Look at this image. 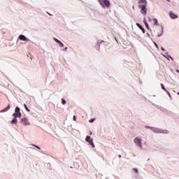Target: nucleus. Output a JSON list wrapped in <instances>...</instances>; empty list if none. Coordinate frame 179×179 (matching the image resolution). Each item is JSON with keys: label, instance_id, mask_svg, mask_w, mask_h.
Segmentation results:
<instances>
[{"label": "nucleus", "instance_id": "f257e3e1", "mask_svg": "<svg viewBox=\"0 0 179 179\" xmlns=\"http://www.w3.org/2000/svg\"><path fill=\"white\" fill-rule=\"evenodd\" d=\"M146 5H148V1L146 0H139L138 1V8L141 9V13L143 16H146L148 10L146 9Z\"/></svg>", "mask_w": 179, "mask_h": 179}, {"label": "nucleus", "instance_id": "f03ea898", "mask_svg": "<svg viewBox=\"0 0 179 179\" xmlns=\"http://www.w3.org/2000/svg\"><path fill=\"white\" fill-rule=\"evenodd\" d=\"M100 5H101L102 8H110V1L108 0H100Z\"/></svg>", "mask_w": 179, "mask_h": 179}, {"label": "nucleus", "instance_id": "7ed1b4c3", "mask_svg": "<svg viewBox=\"0 0 179 179\" xmlns=\"http://www.w3.org/2000/svg\"><path fill=\"white\" fill-rule=\"evenodd\" d=\"M13 115L17 118H20V117H22V113H20V108L19 107L15 108V113H13Z\"/></svg>", "mask_w": 179, "mask_h": 179}, {"label": "nucleus", "instance_id": "20e7f679", "mask_svg": "<svg viewBox=\"0 0 179 179\" xmlns=\"http://www.w3.org/2000/svg\"><path fill=\"white\" fill-rule=\"evenodd\" d=\"M20 122L22 125L27 127V125H30V122H29V119L27 117H22L20 120Z\"/></svg>", "mask_w": 179, "mask_h": 179}, {"label": "nucleus", "instance_id": "39448f33", "mask_svg": "<svg viewBox=\"0 0 179 179\" xmlns=\"http://www.w3.org/2000/svg\"><path fill=\"white\" fill-rule=\"evenodd\" d=\"M134 143L137 146L142 148V141L138 137L134 138Z\"/></svg>", "mask_w": 179, "mask_h": 179}, {"label": "nucleus", "instance_id": "423d86ee", "mask_svg": "<svg viewBox=\"0 0 179 179\" xmlns=\"http://www.w3.org/2000/svg\"><path fill=\"white\" fill-rule=\"evenodd\" d=\"M86 142H89L90 145L94 148V143H93V138H92L90 136H87L85 138Z\"/></svg>", "mask_w": 179, "mask_h": 179}, {"label": "nucleus", "instance_id": "0eeeda50", "mask_svg": "<svg viewBox=\"0 0 179 179\" xmlns=\"http://www.w3.org/2000/svg\"><path fill=\"white\" fill-rule=\"evenodd\" d=\"M169 16L171 19H177L178 15H176L173 11L169 12Z\"/></svg>", "mask_w": 179, "mask_h": 179}, {"label": "nucleus", "instance_id": "6e6552de", "mask_svg": "<svg viewBox=\"0 0 179 179\" xmlns=\"http://www.w3.org/2000/svg\"><path fill=\"white\" fill-rule=\"evenodd\" d=\"M136 26L138 27V29L142 31V32L143 33V34H145V29L143 28V27H142V25H141V24L139 23H136Z\"/></svg>", "mask_w": 179, "mask_h": 179}, {"label": "nucleus", "instance_id": "1a4fd4ad", "mask_svg": "<svg viewBox=\"0 0 179 179\" xmlns=\"http://www.w3.org/2000/svg\"><path fill=\"white\" fill-rule=\"evenodd\" d=\"M19 38L22 41H29V39L27 38H26L24 36V35H20L19 36Z\"/></svg>", "mask_w": 179, "mask_h": 179}, {"label": "nucleus", "instance_id": "9d476101", "mask_svg": "<svg viewBox=\"0 0 179 179\" xmlns=\"http://www.w3.org/2000/svg\"><path fill=\"white\" fill-rule=\"evenodd\" d=\"M10 108V105H8L6 108H4L3 110H2L1 111V113H6V111H8Z\"/></svg>", "mask_w": 179, "mask_h": 179}, {"label": "nucleus", "instance_id": "9b49d317", "mask_svg": "<svg viewBox=\"0 0 179 179\" xmlns=\"http://www.w3.org/2000/svg\"><path fill=\"white\" fill-rule=\"evenodd\" d=\"M11 124H17V119L16 117L13 119V120L11 121Z\"/></svg>", "mask_w": 179, "mask_h": 179}, {"label": "nucleus", "instance_id": "f8f14e48", "mask_svg": "<svg viewBox=\"0 0 179 179\" xmlns=\"http://www.w3.org/2000/svg\"><path fill=\"white\" fill-rule=\"evenodd\" d=\"M143 23L145 24L147 29L149 30V24H148V22L145 20H144Z\"/></svg>", "mask_w": 179, "mask_h": 179}, {"label": "nucleus", "instance_id": "ddd939ff", "mask_svg": "<svg viewBox=\"0 0 179 179\" xmlns=\"http://www.w3.org/2000/svg\"><path fill=\"white\" fill-rule=\"evenodd\" d=\"M161 87L164 90V92H167V89L164 87V85L163 83H161Z\"/></svg>", "mask_w": 179, "mask_h": 179}, {"label": "nucleus", "instance_id": "4468645a", "mask_svg": "<svg viewBox=\"0 0 179 179\" xmlns=\"http://www.w3.org/2000/svg\"><path fill=\"white\" fill-rule=\"evenodd\" d=\"M54 40L56 43H57V44H59V43H61V41L56 38H54Z\"/></svg>", "mask_w": 179, "mask_h": 179}, {"label": "nucleus", "instance_id": "2eb2a0df", "mask_svg": "<svg viewBox=\"0 0 179 179\" xmlns=\"http://www.w3.org/2000/svg\"><path fill=\"white\" fill-rule=\"evenodd\" d=\"M24 107L25 108V110H27V111H29V112L30 111L29 108H27V105L24 104Z\"/></svg>", "mask_w": 179, "mask_h": 179}, {"label": "nucleus", "instance_id": "dca6fc26", "mask_svg": "<svg viewBox=\"0 0 179 179\" xmlns=\"http://www.w3.org/2000/svg\"><path fill=\"white\" fill-rule=\"evenodd\" d=\"M154 24L155 26H157V24H157V20H156V18L154 19Z\"/></svg>", "mask_w": 179, "mask_h": 179}, {"label": "nucleus", "instance_id": "f3484780", "mask_svg": "<svg viewBox=\"0 0 179 179\" xmlns=\"http://www.w3.org/2000/svg\"><path fill=\"white\" fill-rule=\"evenodd\" d=\"M62 103L63 105L66 104V101H65V99H62Z\"/></svg>", "mask_w": 179, "mask_h": 179}, {"label": "nucleus", "instance_id": "a211bd4d", "mask_svg": "<svg viewBox=\"0 0 179 179\" xmlns=\"http://www.w3.org/2000/svg\"><path fill=\"white\" fill-rule=\"evenodd\" d=\"M166 93H167V94L169 96V97L171 98V94H170V92H169V90H167V92H166Z\"/></svg>", "mask_w": 179, "mask_h": 179}, {"label": "nucleus", "instance_id": "6ab92c4d", "mask_svg": "<svg viewBox=\"0 0 179 179\" xmlns=\"http://www.w3.org/2000/svg\"><path fill=\"white\" fill-rule=\"evenodd\" d=\"M59 47H64V43H62V42L60 41V43H59Z\"/></svg>", "mask_w": 179, "mask_h": 179}, {"label": "nucleus", "instance_id": "aec40b11", "mask_svg": "<svg viewBox=\"0 0 179 179\" xmlns=\"http://www.w3.org/2000/svg\"><path fill=\"white\" fill-rule=\"evenodd\" d=\"M134 173H138V169L136 168L133 169Z\"/></svg>", "mask_w": 179, "mask_h": 179}, {"label": "nucleus", "instance_id": "412c9836", "mask_svg": "<svg viewBox=\"0 0 179 179\" xmlns=\"http://www.w3.org/2000/svg\"><path fill=\"white\" fill-rule=\"evenodd\" d=\"M89 122H94V119H90V120H89Z\"/></svg>", "mask_w": 179, "mask_h": 179}, {"label": "nucleus", "instance_id": "4be33fe9", "mask_svg": "<svg viewBox=\"0 0 179 179\" xmlns=\"http://www.w3.org/2000/svg\"><path fill=\"white\" fill-rule=\"evenodd\" d=\"M73 121H76V116L73 115Z\"/></svg>", "mask_w": 179, "mask_h": 179}, {"label": "nucleus", "instance_id": "5701e85b", "mask_svg": "<svg viewBox=\"0 0 179 179\" xmlns=\"http://www.w3.org/2000/svg\"><path fill=\"white\" fill-rule=\"evenodd\" d=\"M33 146H34L35 148H37V149H41V148H40V147H38V146H37V145H33Z\"/></svg>", "mask_w": 179, "mask_h": 179}, {"label": "nucleus", "instance_id": "b1692460", "mask_svg": "<svg viewBox=\"0 0 179 179\" xmlns=\"http://www.w3.org/2000/svg\"><path fill=\"white\" fill-rule=\"evenodd\" d=\"M176 72H178V73H179V70H176Z\"/></svg>", "mask_w": 179, "mask_h": 179}, {"label": "nucleus", "instance_id": "393cba45", "mask_svg": "<svg viewBox=\"0 0 179 179\" xmlns=\"http://www.w3.org/2000/svg\"><path fill=\"white\" fill-rule=\"evenodd\" d=\"M90 135H92V134H93V133H92V132H90Z\"/></svg>", "mask_w": 179, "mask_h": 179}, {"label": "nucleus", "instance_id": "a878e982", "mask_svg": "<svg viewBox=\"0 0 179 179\" xmlns=\"http://www.w3.org/2000/svg\"><path fill=\"white\" fill-rule=\"evenodd\" d=\"M168 2H170V0H166Z\"/></svg>", "mask_w": 179, "mask_h": 179}, {"label": "nucleus", "instance_id": "bb28decb", "mask_svg": "<svg viewBox=\"0 0 179 179\" xmlns=\"http://www.w3.org/2000/svg\"><path fill=\"white\" fill-rule=\"evenodd\" d=\"M156 47H157V44L155 43Z\"/></svg>", "mask_w": 179, "mask_h": 179}, {"label": "nucleus", "instance_id": "cd10ccee", "mask_svg": "<svg viewBox=\"0 0 179 179\" xmlns=\"http://www.w3.org/2000/svg\"><path fill=\"white\" fill-rule=\"evenodd\" d=\"M65 50H68V48H66Z\"/></svg>", "mask_w": 179, "mask_h": 179}, {"label": "nucleus", "instance_id": "c85d7f7f", "mask_svg": "<svg viewBox=\"0 0 179 179\" xmlns=\"http://www.w3.org/2000/svg\"><path fill=\"white\" fill-rule=\"evenodd\" d=\"M177 94H178V96H179V92H177Z\"/></svg>", "mask_w": 179, "mask_h": 179}, {"label": "nucleus", "instance_id": "c756f323", "mask_svg": "<svg viewBox=\"0 0 179 179\" xmlns=\"http://www.w3.org/2000/svg\"><path fill=\"white\" fill-rule=\"evenodd\" d=\"M157 132H160L159 131H157Z\"/></svg>", "mask_w": 179, "mask_h": 179}, {"label": "nucleus", "instance_id": "7c9ffc66", "mask_svg": "<svg viewBox=\"0 0 179 179\" xmlns=\"http://www.w3.org/2000/svg\"><path fill=\"white\" fill-rule=\"evenodd\" d=\"M119 157H121V155H120Z\"/></svg>", "mask_w": 179, "mask_h": 179}]
</instances>
